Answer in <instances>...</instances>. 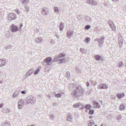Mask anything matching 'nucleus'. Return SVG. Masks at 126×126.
I'll return each mask as SVG.
<instances>
[{"label": "nucleus", "instance_id": "obj_6", "mask_svg": "<svg viewBox=\"0 0 126 126\" xmlns=\"http://www.w3.org/2000/svg\"><path fill=\"white\" fill-rule=\"evenodd\" d=\"M108 23L110 27L111 28L112 30L114 31H115V27L113 22L111 20H109L108 21Z\"/></svg>", "mask_w": 126, "mask_h": 126}, {"label": "nucleus", "instance_id": "obj_42", "mask_svg": "<svg viewBox=\"0 0 126 126\" xmlns=\"http://www.w3.org/2000/svg\"><path fill=\"white\" fill-rule=\"evenodd\" d=\"M91 28V26L90 25H88L85 26V29L87 30H88Z\"/></svg>", "mask_w": 126, "mask_h": 126}, {"label": "nucleus", "instance_id": "obj_31", "mask_svg": "<svg viewBox=\"0 0 126 126\" xmlns=\"http://www.w3.org/2000/svg\"><path fill=\"white\" fill-rule=\"evenodd\" d=\"M54 9L55 12L57 13H58L59 12V10L58 8L57 7H54Z\"/></svg>", "mask_w": 126, "mask_h": 126}, {"label": "nucleus", "instance_id": "obj_34", "mask_svg": "<svg viewBox=\"0 0 126 126\" xmlns=\"http://www.w3.org/2000/svg\"><path fill=\"white\" fill-rule=\"evenodd\" d=\"M24 100L23 99H20L18 102V103L24 105Z\"/></svg>", "mask_w": 126, "mask_h": 126}, {"label": "nucleus", "instance_id": "obj_15", "mask_svg": "<svg viewBox=\"0 0 126 126\" xmlns=\"http://www.w3.org/2000/svg\"><path fill=\"white\" fill-rule=\"evenodd\" d=\"M67 119L68 121L71 122L72 120L73 117L70 114H68L67 115Z\"/></svg>", "mask_w": 126, "mask_h": 126}, {"label": "nucleus", "instance_id": "obj_52", "mask_svg": "<svg viewBox=\"0 0 126 126\" xmlns=\"http://www.w3.org/2000/svg\"><path fill=\"white\" fill-rule=\"evenodd\" d=\"M3 103H1L0 104V108L3 105Z\"/></svg>", "mask_w": 126, "mask_h": 126}, {"label": "nucleus", "instance_id": "obj_26", "mask_svg": "<svg viewBox=\"0 0 126 126\" xmlns=\"http://www.w3.org/2000/svg\"><path fill=\"white\" fill-rule=\"evenodd\" d=\"M81 104L80 103H76L73 105V107L75 108H77L79 107L80 105Z\"/></svg>", "mask_w": 126, "mask_h": 126}, {"label": "nucleus", "instance_id": "obj_29", "mask_svg": "<svg viewBox=\"0 0 126 126\" xmlns=\"http://www.w3.org/2000/svg\"><path fill=\"white\" fill-rule=\"evenodd\" d=\"M19 94V92L17 91H15L14 93L13 97L15 98Z\"/></svg>", "mask_w": 126, "mask_h": 126}, {"label": "nucleus", "instance_id": "obj_2", "mask_svg": "<svg viewBox=\"0 0 126 126\" xmlns=\"http://www.w3.org/2000/svg\"><path fill=\"white\" fill-rule=\"evenodd\" d=\"M36 99L33 96H29L26 98L25 99V103L27 104H33L35 102Z\"/></svg>", "mask_w": 126, "mask_h": 126}, {"label": "nucleus", "instance_id": "obj_35", "mask_svg": "<svg viewBox=\"0 0 126 126\" xmlns=\"http://www.w3.org/2000/svg\"><path fill=\"white\" fill-rule=\"evenodd\" d=\"M90 40V39L88 37H87L86 39L85 40V42L88 44L89 43Z\"/></svg>", "mask_w": 126, "mask_h": 126}, {"label": "nucleus", "instance_id": "obj_44", "mask_svg": "<svg viewBox=\"0 0 126 126\" xmlns=\"http://www.w3.org/2000/svg\"><path fill=\"white\" fill-rule=\"evenodd\" d=\"M50 117L51 119H53L54 118V115L52 114L50 116Z\"/></svg>", "mask_w": 126, "mask_h": 126}, {"label": "nucleus", "instance_id": "obj_60", "mask_svg": "<svg viewBox=\"0 0 126 126\" xmlns=\"http://www.w3.org/2000/svg\"><path fill=\"white\" fill-rule=\"evenodd\" d=\"M56 37H57V38L58 39L59 38V36L58 35H56Z\"/></svg>", "mask_w": 126, "mask_h": 126}, {"label": "nucleus", "instance_id": "obj_18", "mask_svg": "<svg viewBox=\"0 0 126 126\" xmlns=\"http://www.w3.org/2000/svg\"><path fill=\"white\" fill-rule=\"evenodd\" d=\"M2 111L4 113H9V110L7 108H4L2 110Z\"/></svg>", "mask_w": 126, "mask_h": 126}, {"label": "nucleus", "instance_id": "obj_48", "mask_svg": "<svg viewBox=\"0 0 126 126\" xmlns=\"http://www.w3.org/2000/svg\"><path fill=\"white\" fill-rule=\"evenodd\" d=\"M21 93L22 94H25L26 93V92L25 91H23L21 92Z\"/></svg>", "mask_w": 126, "mask_h": 126}, {"label": "nucleus", "instance_id": "obj_11", "mask_svg": "<svg viewBox=\"0 0 126 126\" xmlns=\"http://www.w3.org/2000/svg\"><path fill=\"white\" fill-rule=\"evenodd\" d=\"M16 14L14 13H11L9 14V17L12 20H14L16 18Z\"/></svg>", "mask_w": 126, "mask_h": 126}, {"label": "nucleus", "instance_id": "obj_57", "mask_svg": "<svg viewBox=\"0 0 126 126\" xmlns=\"http://www.w3.org/2000/svg\"><path fill=\"white\" fill-rule=\"evenodd\" d=\"M29 75V73H28V72H27L26 74V76L28 75V76Z\"/></svg>", "mask_w": 126, "mask_h": 126}, {"label": "nucleus", "instance_id": "obj_3", "mask_svg": "<svg viewBox=\"0 0 126 126\" xmlns=\"http://www.w3.org/2000/svg\"><path fill=\"white\" fill-rule=\"evenodd\" d=\"M52 58L51 57H47L44 60L42 64L48 66L50 65L51 64V61Z\"/></svg>", "mask_w": 126, "mask_h": 126}, {"label": "nucleus", "instance_id": "obj_63", "mask_svg": "<svg viewBox=\"0 0 126 126\" xmlns=\"http://www.w3.org/2000/svg\"><path fill=\"white\" fill-rule=\"evenodd\" d=\"M94 126H97V125H94Z\"/></svg>", "mask_w": 126, "mask_h": 126}, {"label": "nucleus", "instance_id": "obj_22", "mask_svg": "<svg viewBox=\"0 0 126 126\" xmlns=\"http://www.w3.org/2000/svg\"><path fill=\"white\" fill-rule=\"evenodd\" d=\"M85 108L86 109H88V110H90V109H91V105L89 104H87L86 105H85V106H84Z\"/></svg>", "mask_w": 126, "mask_h": 126}, {"label": "nucleus", "instance_id": "obj_55", "mask_svg": "<svg viewBox=\"0 0 126 126\" xmlns=\"http://www.w3.org/2000/svg\"><path fill=\"white\" fill-rule=\"evenodd\" d=\"M113 1L115 2L116 1H119L118 0H112Z\"/></svg>", "mask_w": 126, "mask_h": 126}, {"label": "nucleus", "instance_id": "obj_23", "mask_svg": "<svg viewBox=\"0 0 126 126\" xmlns=\"http://www.w3.org/2000/svg\"><path fill=\"white\" fill-rule=\"evenodd\" d=\"M118 66L120 68L122 67L124 65L123 63L122 62H118Z\"/></svg>", "mask_w": 126, "mask_h": 126}, {"label": "nucleus", "instance_id": "obj_12", "mask_svg": "<svg viewBox=\"0 0 126 126\" xmlns=\"http://www.w3.org/2000/svg\"><path fill=\"white\" fill-rule=\"evenodd\" d=\"M73 32L70 30H68L67 32V37L70 39L71 38V37L73 35Z\"/></svg>", "mask_w": 126, "mask_h": 126}, {"label": "nucleus", "instance_id": "obj_24", "mask_svg": "<svg viewBox=\"0 0 126 126\" xmlns=\"http://www.w3.org/2000/svg\"><path fill=\"white\" fill-rule=\"evenodd\" d=\"M70 73L68 72H67L65 75L66 78L68 79H70Z\"/></svg>", "mask_w": 126, "mask_h": 126}, {"label": "nucleus", "instance_id": "obj_41", "mask_svg": "<svg viewBox=\"0 0 126 126\" xmlns=\"http://www.w3.org/2000/svg\"><path fill=\"white\" fill-rule=\"evenodd\" d=\"M62 94H61L59 93L55 94V96L58 98H60L61 97Z\"/></svg>", "mask_w": 126, "mask_h": 126}, {"label": "nucleus", "instance_id": "obj_61", "mask_svg": "<svg viewBox=\"0 0 126 126\" xmlns=\"http://www.w3.org/2000/svg\"><path fill=\"white\" fill-rule=\"evenodd\" d=\"M84 106H85V105H82V108H85Z\"/></svg>", "mask_w": 126, "mask_h": 126}, {"label": "nucleus", "instance_id": "obj_16", "mask_svg": "<svg viewBox=\"0 0 126 126\" xmlns=\"http://www.w3.org/2000/svg\"><path fill=\"white\" fill-rule=\"evenodd\" d=\"M35 41L37 43H41L42 41V39L41 37H39L37 38H36Z\"/></svg>", "mask_w": 126, "mask_h": 126}, {"label": "nucleus", "instance_id": "obj_43", "mask_svg": "<svg viewBox=\"0 0 126 126\" xmlns=\"http://www.w3.org/2000/svg\"><path fill=\"white\" fill-rule=\"evenodd\" d=\"M93 0H87V2L88 3L91 4Z\"/></svg>", "mask_w": 126, "mask_h": 126}, {"label": "nucleus", "instance_id": "obj_37", "mask_svg": "<svg viewBox=\"0 0 126 126\" xmlns=\"http://www.w3.org/2000/svg\"><path fill=\"white\" fill-rule=\"evenodd\" d=\"M122 118V116L119 115L117 116V120L118 121L121 120Z\"/></svg>", "mask_w": 126, "mask_h": 126}, {"label": "nucleus", "instance_id": "obj_49", "mask_svg": "<svg viewBox=\"0 0 126 126\" xmlns=\"http://www.w3.org/2000/svg\"><path fill=\"white\" fill-rule=\"evenodd\" d=\"M86 84L87 87H89L90 85V84H89V82H87Z\"/></svg>", "mask_w": 126, "mask_h": 126}, {"label": "nucleus", "instance_id": "obj_5", "mask_svg": "<svg viewBox=\"0 0 126 126\" xmlns=\"http://www.w3.org/2000/svg\"><path fill=\"white\" fill-rule=\"evenodd\" d=\"M20 28L17 26L15 25L14 24H12L11 26V30L12 32H15L19 31Z\"/></svg>", "mask_w": 126, "mask_h": 126}, {"label": "nucleus", "instance_id": "obj_17", "mask_svg": "<svg viewBox=\"0 0 126 126\" xmlns=\"http://www.w3.org/2000/svg\"><path fill=\"white\" fill-rule=\"evenodd\" d=\"M118 41L119 44L120 45L122 44H123V40L122 36H120L118 37Z\"/></svg>", "mask_w": 126, "mask_h": 126}, {"label": "nucleus", "instance_id": "obj_58", "mask_svg": "<svg viewBox=\"0 0 126 126\" xmlns=\"http://www.w3.org/2000/svg\"><path fill=\"white\" fill-rule=\"evenodd\" d=\"M93 118V116H90L89 117V118L90 119H92Z\"/></svg>", "mask_w": 126, "mask_h": 126}, {"label": "nucleus", "instance_id": "obj_20", "mask_svg": "<svg viewBox=\"0 0 126 126\" xmlns=\"http://www.w3.org/2000/svg\"><path fill=\"white\" fill-rule=\"evenodd\" d=\"M64 27V24L62 22H61L60 23V25L59 27L60 30L61 31H62Z\"/></svg>", "mask_w": 126, "mask_h": 126}, {"label": "nucleus", "instance_id": "obj_30", "mask_svg": "<svg viewBox=\"0 0 126 126\" xmlns=\"http://www.w3.org/2000/svg\"><path fill=\"white\" fill-rule=\"evenodd\" d=\"M30 11V8L28 6L26 5L25 7V11L27 12H28Z\"/></svg>", "mask_w": 126, "mask_h": 126}, {"label": "nucleus", "instance_id": "obj_10", "mask_svg": "<svg viewBox=\"0 0 126 126\" xmlns=\"http://www.w3.org/2000/svg\"><path fill=\"white\" fill-rule=\"evenodd\" d=\"M105 38L104 37H100L99 38L98 43L100 47L102 46L104 42Z\"/></svg>", "mask_w": 126, "mask_h": 126}, {"label": "nucleus", "instance_id": "obj_27", "mask_svg": "<svg viewBox=\"0 0 126 126\" xmlns=\"http://www.w3.org/2000/svg\"><path fill=\"white\" fill-rule=\"evenodd\" d=\"M29 0H21V2L23 4L25 5L29 2Z\"/></svg>", "mask_w": 126, "mask_h": 126}, {"label": "nucleus", "instance_id": "obj_25", "mask_svg": "<svg viewBox=\"0 0 126 126\" xmlns=\"http://www.w3.org/2000/svg\"><path fill=\"white\" fill-rule=\"evenodd\" d=\"M2 126H11L10 123L9 122H6L5 123H3L2 124Z\"/></svg>", "mask_w": 126, "mask_h": 126}, {"label": "nucleus", "instance_id": "obj_9", "mask_svg": "<svg viewBox=\"0 0 126 126\" xmlns=\"http://www.w3.org/2000/svg\"><path fill=\"white\" fill-rule=\"evenodd\" d=\"M7 64L6 60L4 59L0 60V67H2Z\"/></svg>", "mask_w": 126, "mask_h": 126}, {"label": "nucleus", "instance_id": "obj_21", "mask_svg": "<svg viewBox=\"0 0 126 126\" xmlns=\"http://www.w3.org/2000/svg\"><path fill=\"white\" fill-rule=\"evenodd\" d=\"M80 51L82 53L86 54L87 52V50L86 49L84 48H80Z\"/></svg>", "mask_w": 126, "mask_h": 126}, {"label": "nucleus", "instance_id": "obj_50", "mask_svg": "<svg viewBox=\"0 0 126 126\" xmlns=\"http://www.w3.org/2000/svg\"><path fill=\"white\" fill-rule=\"evenodd\" d=\"M98 41H99V39H98V38H97L95 39L94 40V41H97L98 42Z\"/></svg>", "mask_w": 126, "mask_h": 126}, {"label": "nucleus", "instance_id": "obj_32", "mask_svg": "<svg viewBox=\"0 0 126 126\" xmlns=\"http://www.w3.org/2000/svg\"><path fill=\"white\" fill-rule=\"evenodd\" d=\"M125 108L124 106L123 105H121L119 107V109L120 110H123Z\"/></svg>", "mask_w": 126, "mask_h": 126}, {"label": "nucleus", "instance_id": "obj_39", "mask_svg": "<svg viewBox=\"0 0 126 126\" xmlns=\"http://www.w3.org/2000/svg\"><path fill=\"white\" fill-rule=\"evenodd\" d=\"M40 70V69L39 68H38L34 72V74L35 75H36L38 74V73L39 72V71Z\"/></svg>", "mask_w": 126, "mask_h": 126}, {"label": "nucleus", "instance_id": "obj_38", "mask_svg": "<svg viewBox=\"0 0 126 126\" xmlns=\"http://www.w3.org/2000/svg\"><path fill=\"white\" fill-rule=\"evenodd\" d=\"M89 110V113L90 114H93L94 112V110L91 109H90Z\"/></svg>", "mask_w": 126, "mask_h": 126}, {"label": "nucleus", "instance_id": "obj_59", "mask_svg": "<svg viewBox=\"0 0 126 126\" xmlns=\"http://www.w3.org/2000/svg\"><path fill=\"white\" fill-rule=\"evenodd\" d=\"M97 84V82H95L94 83V86L96 85Z\"/></svg>", "mask_w": 126, "mask_h": 126}, {"label": "nucleus", "instance_id": "obj_8", "mask_svg": "<svg viewBox=\"0 0 126 126\" xmlns=\"http://www.w3.org/2000/svg\"><path fill=\"white\" fill-rule=\"evenodd\" d=\"M65 56V55L64 53H61L58 55V57H56L54 59V61L57 62L58 61V59L62 57H64Z\"/></svg>", "mask_w": 126, "mask_h": 126}, {"label": "nucleus", "instance_id": "obj_40", "mask_svg": "<svg viewBox=\"0 0 126 126\" xmlns=\"http://www.w3.org/2000/svg\"><path fill=\"white\" fill-rule=\"evenodd\" d=\"M24 105L18 103V108L19 109H21L23 107Z\"/></svg>", "mask_w": 126, "mask_h": 126}, {"label": "nucleus", "instance_id": "obj_53", "mask_svg": "<svg viewBox=\"0 0 126 126\" xmlns=\"http://www.w3.org/2000/svg\"><path fill=\"white\" fill-rule=\"evenodd\" d=\"M112 98L113 99H115L116 98L115 96H112Z\"/></svg>", "mask_w": 126, "mask_h": 126}, {"label": "nucleus", "instance_id": "obj_1", "mask_svg": "<svg viewBox=\"0 0 126 126\" xmlns=\"http://www.w3.org/2000/svg\"><path fill=\"white\" fill-rule=\"evenodd\" d=\"M76 86L75 90L74 89L73 92L72 93V96L74 98L83 95L85 91L80 86L76 85Z\"/></svg>", "mask_w": 126, "mask_h": 126}, {"label": "nucleus", "instance_id": "obj_19", "mask_svg": "<svg viewBox=\"0 0 126 126\" xmlns=\"http://www.w3.org/2000/svg\"><path fill=\"white\" fill-rule=\"evenodd\" d=\"M93 103L95 107L98 108H99L100 107V105L98 103L95 101H93Z\"/></svg>", "mask_w": 126, "mask_h": 126}, {"label": "nucleus", "instance_id": "obj_51", "mask_svg": "<svg viewBox=\"0 0 126 126\" xmlns=\"http://www.w3.org/2000/svg\"><path fill=\"white\" fill-rule=\"evenodd\" d=\"M78 73H81V71L80 70H79V69L78 70V71H77Z\"/></svg>", "mask_w": 126, "mask_h": 126}, {"label": "nucleus", "instance_id": "obj_54", "mask_svg": "<svg viewBox=\"0 0 126 126\" xmlns=\"http://www.w3.org/2000/svg\"><path fill=\"white\" fill-rule=\"evenodd\" d=\"M20 28H21L23 26V24L22 23H21L20 24Z\"/></svg>", "mask_w": 126, "mask_h": 126}, {"label": "nucleus", "instance_id": "obj_4", "mask_svg": "<svg viewBox=\"0 0 126 126\" xmlns=\"http://www.w3.org/2000/svg\"><path fill=\"white\" fill-rule=\"evenodd\" d=\"M108 88V86L106 83H102L99 85L97 87V88L99 89H107Z\"/></svg>", "mask_w": 126, "mask_h": 126}, {"label": "nucleus", "instance_id": "obj_47", "mask_svg": "<svg viewBox=\"0 0 126 126\" xmlns=\"http://www.w3.org/2000/svg\"><path fill=\"white\" fill-rule=\"evenodd\" d=\"M94 124V123H93V122H90L89 124V125L92 126Z\"/></svg>", "mask_w": 126, "mask_h": 126}, {"label": "nucleus", "instance_id": "obj_33", "mask_svg": "<svg viewBox=\"0 0 126 126\" xmlns=\"http://www.w3.org/2000/svg\"><path fill=\"white\" fill-rule=\"evenodd\" d=\"M61 58L59 59H58V61H60L59 63V64H61L63 63V61L64 60V58H62V59H61Z\"/></svg>", "mask_w": 126, "mask_h": 126}, {"label": "nucleus", "instance_id": "obj_28", "mask_svg": "<svg viewBox=\"0 0 126 126\" xmlns=\"http://www.w3.org/2000/svg\"><path fill=\"white\" fill-rule=\"evenodd\" d=\"M33 69H31L29 70L28 72L29 73V75L28 76H26L25 78L27 77H28L29 76L31 75L33 73Z\"/></svg>", "mask_w": 126, "mask_h": 126}, {"label": "nucleus", "instance_id": "obj_13", "mask_svg": "<svg viewBox=\"0 0 126 126\" xmlns=\"http://www.w3.org/2000/svg\"><path fill=\"white\" fill-rule=\"evenodd\" d=\"M103 57L100 56L99 55H96L94 56V58L97 61H102V58Z\"/></svg>", "mask_w": 126, "mask_h": 126}, {"label": "nucleus", "instance_id": "obj_46", "mask_svg": "<svg viewBox=\"0 0 126 126\" xmlns=\"http://www.w3.org/2000/svg\"><path fill=\"white\" fill-rule=\"evenodd\" d=\"M11 46L10 45H8L7 46L5 47V49H7L10 48Z\"/></svg>", "mask_w": 126, "mask_h": 126}, {"label": "nucleus", "instance_id": "obj_45", "mask_svg": "<svg viewBox=\"0 0 126 126\" xmlns=\"http://www.w3.org/2000/svg\"><path fill=\"white\" fill-rule=\"evenodd\" d=\"M15 11L18 14H19L20 12L19 11V10L18 9H16L15 10Z\"/></svg>", "mask_w": 126, "mask_h": 126}, {"label": "nucleus", "instance_id": "obj_64", "mask_svg": "<svg viewBox=\"0 0 126 126\" xmlns=\"http://www.w3.org/2000/svg\"><path fill=\"white\" fill-rule=\"evenodd\" d=\"M101 126H103V125H101Z\"/></svg>", "mask_w": 126, "mask_h": 126}, {"label": "nucleus", "instance_id": "obj_62", "mask_svg": "<svg viewBox=\"0 0 126 126\" xmlns=\"http://www.w3.org/2000/svg\"><path fill=\"white\" fill-rule=\"evenodd\" d=\"M92 84H93L94 83V81H92Z\"/></svg>", "mask_w": 126, "mask_h": 126}, {"label": "nucleus", "instance_id": "obj_36", "mask_svg": "<svg viewBox=\"0 0 126 126\" xmlns=\"http://www.w3.org/2000/svg\"><path fill=\"white\" fill-rule=\"evenodd\" d=\"M97 4V2L96 1H92L91 4L92 5H96Z\"/></svg>", "mask_w": 126, "mask_h": 126}, {"label": "nucleus", "instance_id": "obj_56", "mask_svg": "<svg viewBox=\"0 0 126 126\" xmlns=\"http://www.w3.org/2000/svg\"><path fill=\"white\" fill-rule=\"evenodd\" d=\"M79 69L78 67H77L76 68V71H78V70Z\"/></svg>", "mask_w": 126, "mask_h": 126}, {"label": "nucleus", "instance_id": "obj_14", "mask_svg": "<svg viewBox=\"0 0 126 126\" xmlns=\"http://www.w3.org/2000/svg\"><path fill=\"white\" fill-rule=\"evenodd\" d=\"M124 93H122L121 94H117V97L119 99H121L125 96Z\"/></svg>", "mask_w": 126, "mask_h": 126}, {"label": "nucleus", "instance_id": "obj_7", "mask_svg": "<svg viewBox=\"0 0 126 126\" xmlns=\"http://www.w3.org/2000/svg\"><path fill=\"white\" fill-rule=\"evenodd\" d=\"M41 12L42 15H46L48 13V9L45 7H43L41 9Z\"/></svg>", "mask_w": 126, "mask_h": 126}]
</instances>
